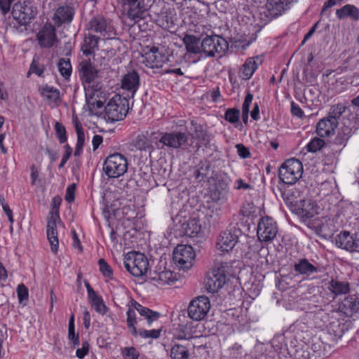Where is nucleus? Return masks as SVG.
<instances>
[{"mask_svg": "<svg viewBox=\"0 0 359 359\" xmlns=\"http://www.w3.org/2000/svg\"><path fill=\"white\" fill-rule=\"evenodd\" d=\"M41 95L51 102L60 101V91L58 89L46 85L39 88Z\"/></svg>", "mask_w": 359, "mask_h": 359, "instance_id": "4c0bfd02", "label": "nucleus"}, {"mask_svg": "<svg viewBox=\"0 0 359 359\" xmlns=\"http://www.w3.org/2000/svg\"><path fill=\"white\" fill-rule=\"evenodd\" d=\"M183 43L189 53L198 54L202 52L201 41L196 36L186 34L183 38Z\"/></svg>", "mask_w": 359, "mask_h": 359, "instance_id": "c9c22d12", "label": "nucleus"}, {"mask_svg": "<svg viewBox=\"0 0 359 359\" xmlns=\"http://www.w3.org/2000/svg\"><path fill=\"white\" fill-rule=\"evenodd\" d=\"M140 86L139 74L132 70L126 74L121 79V88L128 90L133 97Z\"/></svg>", "mask_w": 359, "mask_h": 359, "instance_id": "5701e85b", "label": "nucleus"}, {"mask_svg": "<svg viewBox=\"0 0 359 359\" xmlns=\"http://www.w3.org/2000/svg\"><path fill=\"white\" fill-rule=\"evenodd\" d=\"M124 266L133 276L140 277L147 273L149 269V261L142 253L130 252L125 258Z\"/></svg>", "mask_w": 359, "mask_h": 359, "instance_id": "0eeeda50", "label": "nucleus"}, {"mask_svg": "<svg viewBox=\"0 0 359 359\" xmlns=\"http://www.w3.org/2000/svg\"><path fill=\"white\" fill-rule=\"evenodd\" d=\"M161 329H154L151 330H146L140 329L137 331V334L142 338L158 339L160 337Z\"/></svg>", "mask_w": 359, "mask_h": 359, "instance_id": "3c124183", "label": "nucleus"}, {"mask_svg": "<svg viewBox=\"0 0 359 359\" xmlns=\"http://www.w3.org/2000/svg\"><path fill=\"white\" fill-rule=\"evenodd\" d=\"M228 263H219L209 271L205 280L206 290L211 293L218 292L226 283L229 273Z\"/></svg>", "mask_w": 359, "mask_h": 359, "instance_id": "f257e3e1", "label": "nucleus"}, {"mask_svg": "<svg viewBox=\"0 0 359 359\" xmlns=\"http://www.w3.org/2000/svg\"><path fill=\"white\" fill-rule=\"evenodd\" d=\"M36 39L41 48H52L58 42L55 27L50 23H46L37 33Z\"/></svg>", "mask_w": 359, "mask_h": 359, "instance_id": "2eb2a0df", "label": "nucleus"}, {"mask_svg": "<svg viewBox=\"0 0 359 359\" xmlns=\"http://www.w3.org/2000/svg\"><path fill=\"white\" fill-rule=\"evenodd\" d=\"M100 39V36H95L92 33L89 32L88 34H86L81 46L83 54L86 56L93 55L98 50Z\"/></svg>", "mask_w": 359, "mask_h": 359, "instance_id": "c756f323", "label": "nucleus"}, {"mask_svg": "<svg viewBox=\"0 0 359 359\" xmlns=\"http://www.w3.org/2000/svg\"><path fill=\"white\" fill-rule=\"evenodd\" d=\"M346 107L341 103L332 105L329 111L327 117L330 118L334 122H338V118L345 112Z\"/></svg>", "mask_w": 359, "mask_h": 359, "instance_id": "a19ab883", "label": "nucleus"}, {"mask_svg": "<svg viewBox=\"0 0 359 359\" xmlns=\"http://www.w3.org/2000/svg\"><path fill=\"white\" fill-rule=\"evenodd\" d=\"M291 114L298 118H302L304 116L303 110L294 102H291Z\"/></svg>", "mask_w": 359, "mask_h": 359, "instance_id": "052dcab7", "label": "nucleus"}, {"mask_svg": "<svg viewBox=\"0 0 359 359\" xmlns=\"http://www.w3.org/2000/svg\"><path fill=\"white\" fill-rule=\"evenodd\" d=\"M290 4L289 0H267L265 10L261 13L269 21L280 15Z\"/></svg>", "mask_w": 359, "mask_h": 359, "instance_id": "6ab92c4d", "label": "nucleus"}, {"mask_svg": "<svg viewBox=\"0 0 359 359\" xmlns=\"http://www.w3.org/2000/svg\"><path fill=\"white\" fill-rule=\"evenodd\" d=\"M74 15V10L69 6H60L55 11L53 16V21L57 26L64 23H70Z\"/></svg>", "mask_w": 359, "mask_h": 359, "instance_id": "b1692460", "label": "nucleus"}, {"mask_svg": "<svg viewBox=\"0 0 359 359\" xmlns=\"http://www.w3.org/2000/svg\"><path fill=\"white\" fill-rule=\"evenodd\" d=\"M72 123L74 124L77 135V142L74 154L75 156H79L83 151V147L85 142V133L83 126L78 120L77 116L73 117Z\"/></svg>", "mask_w": 359, "mask_h": 359, "instance_id": "72a5a7b5", "label": "nucleus"}, {"mask_svg": "<svg viewBox=\"0 0 359 359\" xmlns=\"http://www.w3.org/2000/svg\"><path fill=\"white\" fill-rule=\"evenodd\" d=\"M55 130L60 143L63 144L66 142L67 137L65 126L62 123L56 122L55 124Z\"/></svg>", "mask_w": 359, "mask_h": 359, "instance_id": "09e8293b", "label": "nucleus"}, {"mask_svg": "<svg viewBox=\"0 0 359 359\" xmlns=\"http://www.w3.org/2000/svg\"><path fill=\"white\" fill-rule=\"evenodd\" d=\"M294 270L297 274L307 276L320 271L318 266L311 264L306 258L300 259L296 262L294 264Z\"/></svg>", "mask_w": 359, "mask_h": 359, "instance_id": "cd10ccee", "label": "nucleus"}, {"mask_svg": "<svg viewBox=\"0 0 359 359\" xmlns=\"http://www.w3.org/2000/svg\"><path fill=\"white\" fill-rule=\"evenodd\" d=\"M68 338L72 341L74 346L79 345V335L75 334L74 329L69 330Z\"/></svg>", "mask_w": 359, "mask_h": 359, "instance_id": "774afa93", "label": "nucleus"}, {"mask_svg": "<svg viewBox=\"0 0 359 359\" xmlns=\"http://www.w3.org/2000/svg\"><path fill=\"white\" fill-rule=\"evenodd\" d=\"M210 302L205 296H199L194 299L188 307V315L194 320L199 321L203 320L209 311Z\"/></svg>", "mask_w": 359, "mask_h": 359, "instance_id": "1a4fd4ad", "label": "nucleus"}, {"mask_svg": "<svg viewBox=\"0 0 359 359\" xmlns=\"http://www.w3.org/2000/svg\"><path fill=\"white\" fill-rule=\"evenodd\" d=\"M98 264L100 267V271L103 274V276L111 278L113 275L112 269L107 263V262L104 259H100L98 261Z\"/></svg>", "mask_w": 359, "mask_h": 359, "instance_id": "8fccbe9b", "label": "nucleus"}, {"mask_svg": "<svg viewBox=\"0 0 359 359\" xmlns=\"http://www.w3.org/2000/svg\"><path fill=\"white\" fill-rule=\"evenodd\" d=\"M180 231L187 236L194 237L200 232L201 224L196 218H189L181 224Z\"/></svg>", "mask_w": 359, "mask_h": 359, "instance_id": "473e14b6", "label": "nucleus"}, {"mask_svg": "<svg viewBox=\"0 0 359 359\" xmlns=\"http://www.w3.org/2000/svg\"><path fill=\"white\" fill-rule=\"evenodd\" d=\"M201 48L206 57H221L228 50L229 43L219 35L206 36L201 41Z\"/></svg>", "mask_w": 359, "mask_h": 359, "instance_id": "39448f33", "label": "nucleus"}, {"mask_svg": "<svg viewBox=\"0 0 359 359\" xmlns=\"http://www.w3.org/2000/svg\"><path fill=\"white\" fill-rule=\"evenodd\" d=\"M151 279L161 285L170 284L177 280L173 273L169 270H164L160 272L154 271L151 275Z\"/></svg>", "mask_w": 359, "mask_h": 359, "instance_id": "e433bc0d", "label": "nucleus"}, {"mask_svg": "<svg viewBox=\"0 0 359 359\" xmlns=\"http://www.w3.org/2000/svg\"><path fill=\"white\" fill-rule=\"evenodd\" d=\"M76 184L73 183L69 185L66 190L65 200L68 203L74 201L75 198Z\"/></svg>", "mask_w": 359, "mask_h": 359, "instance_id": "4d7b16f0", "label": "nucleus"}, {"mask_svg": "<svg viewBox=\"0 0 359 359\" xmlns=\"http://www.w3.org/2000/svg\"><path fill=\"white\" fill-rule=\"evenodd\" d=\"M91 305L95 309V310L100 314L104 315L107 311V307L104 304L103 300L101 297L92 302Z\"/></svg>", "mask_w": 359, "mask_h": 359, "instance_id": "864d4df0", "label": "nucleus"}, {"mask_svg": "<svg viewBox=\"0 0 359 359\" xmlns=\"http://www.w3.org/2000/svg\"><path fill=\"white\" fill-rule=\"evenodd\" d=\"M128 306V309L126 313L127 325L128 328L131 330V333L133 336L137 335V330L135 327L137 320L135 310H137L142 316L145 317L149 325H151L152 322L157 320L160 316L159 313L142 306L133 299H130Z\"/></svg>", "mask_w": 359, "mask_h": 359, "instance_id": "f03ea898", "label": "nucleus"}, {"mask_svg": "<svg viewBox=\"0 0 359 359\" xmlns=\"http://www.w3.org/2000/svg\"><path fill=\"white\" fill-rule=\"evenodd\" d=\"M224 118L232 123H236L240 118V111L237 108H229L228 109L224 115Z\"/></svg>", "mask_w": 359, "mask_h": 359, "instance_id": "49530a36", "label": "nucleus"}, {"mask_svg": "<svg viewBox=\"0 0 359 359\" xmlns=\"http://www.w3.org/2000/svg\"><path fill=\"white\" fill-rule=\"evenodd\" d=\"M303 165L296 158L286 160L279 168V179L286 184H295L302 176Z\"/></svg>", "mask_w": 359, "mask_h": 359, "instance_id": "7ed1b4c3", "label": "nucleus"}, {"mask_svg": "<svg viewBox=\"0 0 359 359\" xmlns=\"http://www.w3.org/2000/svg\"><path fill=\"white\" fill-rule=\"evenodd\" d=\"M127 170V159L123 155L118 153L109 155L103 165V170L109 177H118L123 175Z\"/></svg>", "mask_w": 359, "mask_h": 359, "instance_id": "423d86ee", "label": "nucleus"}, {"mask_svg": "<svg viewBox=\"0 0 359 359\" xmlns=\"http://www.w3.org/2000/svg\"><path fill=\"white\" fill-rule=\"evenodd\" d=\"M306 187L304 184H298L297 187L292 189L285 191L282 193V197L284 201L290 205H296L299 201L301 203L305 199L302 198Z\"/></svg>", "mask_w": 359, "mask_h": 359, "instance_id": "4be33fe9", "label": "nucleus"}, {"mask_svg": "<svg viewBox=\"0 0 359 359\" xmlns=\"http://www.w3.org/2000/svg\"><path fill=\"white\" fill-rule=\"evenodd\" d=\"M195 256L193 248L189 245H178L172 253L175 264L184 270H188L193 266Z\"/></svg>", "mask_w": 359, "mask_h": 359, "instance_id": "6e6552de", "label": "nucleus"}, {"mask_svg": "<svg viewBox=\"0 0 359 359\" xmlns=\"http://www.w3.org/2000/svg\"><path fill=\"white\" fill-rule=\"evenodd\" d=\"M35 15L36 13L32 6L17 3L13 7V18L21 25L29 23L34 18Z\"/></svg>", "mask_w": 359, "mask_h": 359, "instance_id": "f3484780", "label": "nucleus"}, {"mask_svg": "<svg viewBox=\"0 0 359 359\" xmlns=\"http://www.w3.org/2000/svg\"><path fill=\"white\" fill-rule=\"evenodd\" d=\"M325 142L320 137H315L312 139L306 145L307 149L309 152H316L324 147Z\"/></svg>", "mask_w": 359, "mask_h": 359, "instance_id": "de8ad7c7", "label": "nucleus"}, {"mask_svg": "<svg viewBox=\"0 0 359 359\" xmlns=\"http://www.w3.org/2000/svg\"><path fill=\"white\" fill-rule=\"evenodd\" d=\"M61 198L60 197H54L52 201V206H53V212L52 215H53L55 219L59 217V208L61 203Z\"/></svg>", "mask_w": 359, "mask_h": 359, "instance_id": "13d9d810", "label": "nucleus"}, {"mask_svg": "<svg viewBox=\"0 0 359 359\" xmlns=\"http://www.w3.org/2000/svg\"><path fill=\"white\" fill-rule=\"evenodd\" d=\"M189 134L195 140L204 144H208L212 139V135L210 133L205 126L197 123L195 121H191Z\"/></svg>", "mask_w": 359, "mask_h": 359, "instance_id": "412c9836", "label": "nucleus"}, {"mask_svg": "<svg viewBox=\"0 0 359 359\" xmlns=\"http://www.w3.org/2000/svg\"><path fill=\"white\" fill-rule=\"evenodd\" d=\"M46 233L51 250L55 254L58 250L59 241L56 229V219L53 215H51L48 219Z\"/></svg>", "mask_w": 359, "mask_h": 359, "instance_id": "a878e982", "label": "nucleus"}, {"mask_svg": "<svg viewBox=\"0 0 359 359\" xmlns=\"http://www.w3.org/2000/svg\"><path fill=\"white\" fill-rule=\"evenodd\" d=\"M89 351V344L88 341H84L82 344V347L81 348H78L76 352V355L79 359H82L85 357L86 355L88 354Z\"/></svg>", "mask_w": 359, "mask_h": 359, "instance_id": "bf43d9fd", "label": "nucleus"}, {"mask_svg": "<svg viewBox=\"0 0 359 359\" xmlns=\"http://www.w3.org/2000/svg\"><path fill=\"white\" fill-rule=\"evenodd\" d=\"M29 72L36 74L39 76H41L43 73V68L41 67L38 63L33 61L30 66Z\"/></svg>", "mask_w": 359, "mask_h": 359, "instance_id": "0e129e2a", "label": "nucleus"}, {"mask_svg": "<svg viewBox=\"0 0 359 359\" xmlns=\"http://www.w3.org/2000/svg\"><path fill=\"white\" fill-rule=\"evenodd\" d=\"M336 245L347 251L359 252V238L356 234L351 235L348 231H343L336 237Z\"/></svg>", "mask_w": 359, "mask_h": 359, "instance_id": "a211bd4d", "label": "nucleus"}, {"mask_svg": "<svg viewBox=\"0 0 359 359\" xmlns=\"http://www.w3.org/2000/svg\"><path fill=\"white\" fill-rule=\"evenodd\" d=\"M253 99V95L248 92L245 97L244 102L242 106V118L244 123H248V114L250 111V107L252 104Z\"/></svg>", "mask_w": 359, "mask_h": 359, "instance_id": "a18cd8bd", "label": "nucleus"}, {"mask_svg": "<svg viewBox=\"0 0 359 359\" xmlns=\"http://www.w3.org/2000/svg\"><path fill=\"white\" fill-rule=\"evenodd\" d=\"M126 4L128 5L127 16L131 23L129 25L133 26L140 20L145 18L147 11L150 5L145 3L144 0H125Z\"/></svg>", "mask_w": 359, "mask_h": 359, "instance_id": "9d476101", "label": "nucleus"}, {"mask_svg": "<svg viewBox=\"0 0 359 359\" xmlns=\"http://www.w3.org/2000/svg\"><path fill=\"white\" fill-rule=\"evenodd\" d=\"M132 145L140 151H149L153 148L150 140L144 134L137 135L133 140Z\"/></svg>", "mask_w": 359, "mask_h": 359, "instance_id": "58836bf2", "label": "nucleus"}, {"mask_svg": "<svg viewBox=\"0 0 359 359\" xmlns=\"http://www.w3.org/2000/svg\"><path fill=\"white\" fill-rule=\"evenodd\" d=\"M228 192V190L226 188L222 189L220 191H218L217 189L212 194V198L214 200L219 201L225 200L226 195Z\"/></svg>", "mask_w": 359, "mask_h": 359, "instance_id": "69168bd1", "label": "nucleus"}, {"mask_svg": "<svg viewBox=\"0 0 359 359\" xmlns=\"http://www.w3.org/2000/svg\"><path fill=\"white\" fill-rule=\"evenodd\" d=\"M302 213L306 218H312L317 214V206L310 200H304L301 203Z\"/></svg>", "mask_w": 359, "mask_h": 359, "instance_id": "79ce46f5", "label": "nucleus"}, {"mask_svg": "<svg viewBox=\"0 0 359 359\" xmlns=\"http://www.w3.org/2000/svg\"><path fill=\"white\" fill-rule=\"evenodd\" d=\"M65 147L66 149V151H65V154L62 156L60 163L58 165V168L60 169L64 167L65 164L69 160V158L71 156L72 153V149L69 144H66Z\"/></svg>", "mask_w": 359, "mask_h": 359, "instance_id": "e2e57ef3", "label": "nucleus"}, {"mask_svg": "<svg viewBox=\"0 0 359 359\" xmlns=\"http://www.w3.org/2000/svg\"><path fill=\"white\" fill-rule=\"evenodd\" d=\"M79 72L83 83L90 84L98 76V71L93 65L90 60H83L79 65Z\"/></svg>", "mask_w": 359, "mask_h": 359, "instance_id": "aec40b11", "label": "nucleus"}, {"mask_svg": "<svg viewBox=\"0 0 359 359\" xmlns=\"http://www.w3.org/2000/svg\"><path fill=\"white\" fill-rule=\"evenodd\" d=\"M18 297L20 302L27 299L28 298V289L24 284H20L17 288Z\"/></svg>", "mask_w": 359, "mask_h": 359, "instance_id": "6e6d98bb", "label": "nucleus"}, {"mask_svg": "<svg viewBox=\"0 0 359 359\" xmlns=\"http://www.w3.org/2000/svg\"><path fill=\"white\" fill-rule=\"evenodd\" d=\"M338 123L328 117H325L316 124V133L321 137H330L334 133Z\"/></svg>", "mask_w": 359, "mask_h": 359, "instance_id": "bb28decb", "label": "nucleus"}, {"mask_svg": "<svg viewBox=\"0 0 359 359\" xmlns=\"http://www.w3.org/2000/svg\"><path fill=\"white\" fill-rule=\"evenodd\" d=\"M236 147L237 148L238 154L243 158L250 157V153L249 149L242 144H238Z\"/></svg>", "mask_w": 359, "mask_h": 359, "instance_id": "680f3d73", "label": "nucleus"}, {"mask_svg": "<svg viewBox=\"0 0 359 359\" xmlns=\"http://www.w3.org/2000/svg\"><path fill=\"white\" fill-rule=\"evenodd\" d=\"M209 167L208 163L200 162L198 169L194 173V177L198 182H201L207 178Z\"/></svg>", "mask_w": 359, "mask_h": 359, "instance_id": "c03bdc74", "label": "nucleus"}, {"mask_svg": "<svg viewBox=\"0 0 359 359\" xmlns=\"http://www.w3.org/2000/svg\"><path fill=\"white\" fill-rule=\"evenodd\" d=\"M262 62V59L259 56L248 58L241 69L242 78L246 80L250 79Z\"/></svg>", "mask_w": 359, "mask_h": 359, "instance_id": "c85d7f7f", "label": "nucleus"}, {"mask_svg": "<svg viewBox=\"0 0 359 359\" xmlns=\"http://www.w3.org/2000/svg\"><path fill=\"white\" fill-rule=\"evenodd\" d=\"M188 136L186 133L182 132H171L165 133L161 134V137L158 143L162 146L159 148L163 149V147H167L172 149L183 148L187 144Z\"/></svg>", "mask_w": 359, "mask_h": 359, "instance_id": "ddd939ff", "label": "nucleus"}, {"mask_svg": "<svg viewBox=\"0 0 359 359\" xmlns=\"http://www.w3.org/2000/svg\"><path fill=\"white\" fill-rule=\"evenodd\" d=\"M328 289L334 296L345 294L350 291V284L347 281L332 278L329 282Z\"/></svg>", "mask_w": 359, "mask_h": 359, "instance_id": "f704fd0d", "label": "nucleus"}, {"mask_svg": "<svg viewBox=\"0 0 359 359\" xmlns=\"http://www.w3.org/2000/svg\"><path fill=\"white\" fill-rule=\"evenodd\" d=\"M241 230L233 228L224 231L217 237L216 247L222 252L231 250L238 243Z\"/></svg>", "mask_w": 359, "mask_h": 359, "instance_id": "f8f14e48", "label": "nucleus"}, {"mask_svg": "<svg viewBox=\"0 0 359 359\" xmlns=\"http://www.w3.org/2000/svg\"><path fill=\"white\" fill-rule=\"evenodd\" d=\"M336 15L339 20L349 18L353 21L359 20V9L352 4H346L336 11Z\"/></svg>", "mask_w": 359, "mask_h": 359, "instance_id": "2f4dec72", "label": "nucleus"}, {"mask_svg": "<svg viewBox=\"0 0 359 359\" xmlns=\"http://www.w3.org/2000/svg\"><path fill=\"white\" fill-rule=\"evenodd\" d=\"M122 354L126 359H138L139 353L134 347L124 348Z\"/></svg>", "mask_w": 359, "mask_h": 359, "instance_id": "5fc2aeb1", "label": "nucleus"}, {"mask_svg": "<svg viewBox=\"0 0 359 359\" xmlns=\"http://www.w3.org/2000/svg\"><path fill=\"white\" fill-rule=\"evenodd\" d=\"M339 310L350 316L355 313H359V297L349 295L339 304Z\"/></svg>", "mask_w": 359, "mask_h": 359, "instance_id": "393cba45", "label": "nucleus"}, {"mask_svg": "<svg viewBox=\"0 0 359 359\" xmlns=\"http://www.w3.org/2000/svg\"><path fill=\"white\" fill-rule=\"evenodd\" d=\"M87 29L90 33H99L100 36L108 39L116 34L114 27L102 16L93 18L89 21Z\"/></svg>", "mask_w": 359, "mask_h": 359, "instance_id": "4468645a", "label": "nucleus"}, {"mask_svg": "<svg viewBox=\"0 0 359 359\" xmlns=\"http://www.w3.org/2000/svg\"><path fill=\"white\" fill-rule=\"evenodd\" d=\"M256 212V207L252 202H245L243 204L241 213L244 217H250Z\"/></svg>", "mask_w": 359, "mask_h": 359, "instance_id": "603ef678", "label": "nucleus"}, {"mask_svg": "<svg viewBox=\"0 0 359 359\" xmlns=\"http://www.w3.org/2000/svg\"><path fill=\"white\" fill-rule=\"evenodd\" d=\"M357 129L358 126L355 122H353L349 118L346 119L343 118L342 126L338 130L334 140V144L344 147Z\"/></svg>", "mask_w": 359, "mask_h": 359, "instance_id": "dca6fc26", "label": "nucleus"}, {"mask_svg": "<svg viewBox=\"0 0 359 359\" xmlns=\"http://www.w3.org/2000/svg\"><path fill=\"white\" fill-rule=\"evenodd\" d=\"M60 74L65 79L69 78L72 74V65L69 59L61 58L57 63Z\"/></svg>", "mask_w": 359, "mask_h": 359, "instance_id": "37998d69", "label": "nucleus"}, {"mask_svg": "<svg viewBox=\"0 0 359 359\" xmlns=\"http://www.w3.org/2000/svg\"><path fill=\"white\" fill-rule=\"evenodd\" d=\"M146 60L147 62V65L149 67L160 68L163 67L167 60V57L159 53L158 48H153L149 53H147Z\"/></svg>", "mask_w": 359, "mask_h": 359, "instance_id": "7c9ffc66", "label": "nucleus"}, {"mask_svg": "<svg viewBox=\"0 0 359 359\" xmlns=\"http://www.w3.org/2000/svg\"><path fill=\"white\" fill-rule=\"evenodd\" d=\"M277 233L276 222L271 217L266 216L259 219L257 228V234L260 241H271L274 239Z\"/></svg>", "mask_w": 359, "mask_h": 359, "instance_id": "9b49d317", "label": "nucleus"}, {"mask_svg": "<svg viewBox=\"0 0 359 359\" xmlns=\"http://www.w3.org/2000/svg\"><path fill=\"white\" fill-rule=\"evenodd\" d=\"M13 0H0V9L4 14L7 13L11 8Z\"/></svg>", "mask_w": 359, "mask_h": 359, "instance_id": "338daca9", "label": "nucleus"}, {"mask_svg": "<svg viewBox=\"0 0 359 359\" xmlns=\"http://www.w3.org/2000/svg\"><path fill=\"white\" fill-rule=\"evenodd\" d=\"M170 357L172 359H189V351L184 346L175 344L171 348Z\"/></svg>", "mask_w": 359, "mask_h": 359, "instance_id": "ea45409f", "label": "nucleus"}, {"mask_svg": "<svg viewBox=\"0 0 359 359\" xmlns=\"http://www.w3.org/2000/svg\"><path fill=\"white\" fill-rule=\"evenodd\" d=\"M129 110V100L120 95H114L105 106L104 111L108 119L118 121L123 119Z\"/></svg>", "mask_w": 359, "mask_h": 359, "instance_id": "20e7f679", "label": "nucleus"}]
</instances>
